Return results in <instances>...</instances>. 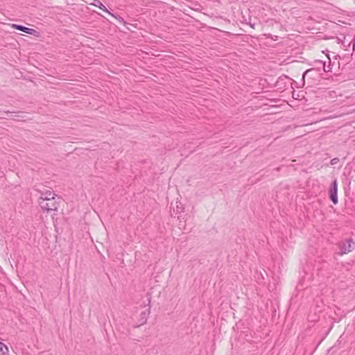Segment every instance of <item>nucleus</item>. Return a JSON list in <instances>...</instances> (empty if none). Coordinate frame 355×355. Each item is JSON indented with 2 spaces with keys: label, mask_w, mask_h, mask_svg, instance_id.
Here are the masks:
<instances>
[{
  "label": "nucleus",
  "mask_w": 355,
  "mask_h": 355,
  "mask_svg": "<svg viewBox=\"0 0 355 355\" xmlns=\"http://www.w3.org/2000/svg\"><path fill=\"white\" fill-rule=\"evenodd\" d=\"M0 352L1 355H8V347L1 341H0Z\"/></svg>",
  "instance_id": "nucleus-15"
},
{
  "label": "nucleus",
  "mask_w": 355,
  "mask_h": 355,
  "mask_svg": "<svg viewBox=\"0 0 355 355\" xmlns=\"http://www.w3.org/2000/svg\"><path fill=\"white\" fill-rule=\"evenodd\" d=\"M338 182L336 179H334L329 189V198L330 200L334 204L336 205L338 202Z\"/></svg>",
  "instance_id": "nucleus-3"
},
{
  "label": "nucleus",
  "mask_w": 355,
  "mask_h": 355,
  "mask_svg": "<svg viewBox=\"0 0 355 355\" xmlns=\"http://www.w3.org/2000/svg\"><path fill=\"white\" fill-rule=\"evenodd\" d=\"M94 6L98 7L101 10L105 11L107 12H110L106 7L101 3L99 0H94V3H92Z\"/></svg>",
  "instance_id": "nucleus-14"
},
{
  "label": "nucleus",
  "mask_w": 355,
  "mask_h": 355,
  "mask_svg": "<svg viewBox=\"0 0 355 355\" xmlns=\"http://www.w3.org/2000/svg\"><path fill=\"white\" fill-rule=\"evenodd\" d=\"M338 162H339V159H338V157H335V158H333V159L330 161V164H331V165H335V164H336Z\"/></svg>",
  "instance_id": "nucleus-18"
},
{
  "label": "nucleus",
  "mask_w": 355,
  "mask_h": 355,
  "mask_svg": "<svg viewBox=\"0 0 355 355\" xmlns=\"http://www.w3.org/2000/svg\"><path fill=\"white\" fill-rule=\"evenodd\" d=\"M267 44H268V46H274L273 45H272V44H270V42H269V41H268V42H267Z\"/></svg>",
  "instance_id": "nucleus-20"
},
{
  "label": "nucleus",
  "mask_w": 355,
  "mask_h": 355,
  "mask_svg": "<svg viewBox=\"0 0 355 355\" xmlns=\"http://www.w3.org/2000/svg\"><path fill=\"white\" fill-rule=\"evenodd\" d=\"M12 27L16 30L22 31L24 33H26L27 34L32 35L34 36H37L39 34L38 31H37L36 30H35L33 28L26 27L21 24H13L12 25Z\"/></svg>",
  "instance_id": "nucleus-5"
},
{
  "label": "nucleus",
  "mask_w": 355,
  "mask_h": 355,
  "mask_svg": "<svg viewBox=\"0 0 355 355\" xmlns=\"http://www.w3.org/2000/svg\"><path fill=\"white\" fill-rule=\"evenodd\" d=\"M340 252L339 254L343 255L352 252L355 248V242L352 239H347L345 241L341 242L339 245Z\"/></svg>",
  "instance_id": "nucleus-1"
},
{
  "label": "nucleus",
  "mask_w": 355,
  "mask_h": 355,
  "mask_svg": "<svg viewBox=\"0 0 355 355\" xmlns=\"http://www.w3.org/2000/svg\"><path fill=\"white\" fill-rule=\"evenodd\" d=\"M40 207L46 211H57L58 208V203L55 200H39Z\"/></svg>",
  "instance_id": "nucleus-2"
},
{
  "label": "nucleus",
  "mask_w": 355,
  "mask_h": 355,
  "mask_svg": "<svg viewBox=\"0 0 355 355\" xmlns=\"http://www.w3.org/2000/svg\"><path fill=\"white\" fill-rule=\"evenodd\" d=\"M275 39H274L270 34L268 33V35H267L268 40L271 39L272 40H274V41L277 40L278 36L275 35Z\"/></svg>",
  "instance_id": "nucleus-19"
},
{
  "label": "nucleus",
  "mask_w": 355,
  "mask_h": 355,
  "mask_svg": "<svg viewBox=\"0 0 355 355\" xmlns=\"http://www.w3.org/2000/svg\"><path fill=\"white\" fill-rule=\"evenodd\" d=\"M150 314V307L145 311H142L139 315V324L137 327H139L146 323L148 315ZM136 327V326H135Z\"/></svg>",
  "instance_id": "nucleus-6"
},
{
  "label": "nucleus",
  "mask_w": 355,
  "mask_h": 355,
  "mask_svg": "<svg viewBox=\"0 0 355 355\" xmlns=\"http://www.w3.org/2000/svg\"><path fill=\"white\" fill-rule=\"evenodd\" d=\"M279 108H269L268 107V115H271L273 114H277L280 112V111L277 110Z\"/></svg>",
  "instance_id": "nucleus-17"
},
{
  "label": "nucleus",
  "mask_w": 355,
  "mask_h": 355,
  "mask_svg": "<svg viewBox=\"0 0 355 355\" xmlns=\"http://www.w3.org/2000/svg\"><path fill=\"white\" fill-rule=\"evenodd\" d=\"M316 63L318 64V69L322 68L324 71H325V72H328V71H330V69H326V64H325L324 62L318 60V61L316 62Z\"/></svg>",
  "instance_id": "nucleus-16"
},
{
  "label": "nucleus",
  "mask_w": 355,
  "mask_h": 355,
  "mask_svg": "<svg viewBox=\"0 0 355 355\" xmlns=\"http://www.w3.org/2000/svg\"><path fill=\"white\" fill-rule=\"evenodd\" d=\"M326 69H329V66L326 67Z\"/></svg>",
  "instance_id": "nucleus-21"
},
{
  "label": "nucleus",
  "mask_w": 355,
  "mask_h": 355,
  "mask_svg": "<svg viewBox=\"0 0 355 355\" xmlns=\"http://www.w3.org/2000/svg\"><path fill=\"white\" fill-rule=\"evenodd\" d=\"M108 13L110 15H112L113 17H114L121 24H123L124 26H125L126 24H129L119 15L114 14V13H112L110 12H108Z\"/></svg>",
  "instance_id": "nucleus-12"
},
{
  "label": "nucleus",
  "mask_w": 355,
  "mask_h": 355,
  "mask_svg": "<svg viewBox=\"0 0 355 355\" xmlns=\"http://www.w3.org/2000/svg\"><path fill=\"white\" fill-rule=\"evenodd\" d=\"M56 195L50 190H46V191H44L42 193L41 196L39 198V200H55V196Z\"/></svg>",
  "instance_id": "nucleus-7"
},
{
  "label": "nucleus",
  "mask_w": 355,
  "mask_h": 355,
  "mask_svg": "<svg viewBox=\"0 0 355 355\" xmlns=\"http://www.w3.org/2000/svg\"><path fill=\"white\" fill-rule=\"evenodd\" d=\"M317 71L315 69H309L305 71L302 75V80L304 82L306 78H313L315 75H317Z\"/></svg>",
  "instance_id": "nucleus-9"
},
{
  "label": "nucleus",
  "mask_w": 355,
  "mask_h": 355,
  "mask_svg": "<svg viewBox=\"0 0 355 355\" xmlns=\"http://www.w3.org/2000/svg\"><path fill=\"white\" fill-rule=\"evenodd\" d=\"M108 13L110 15H112L113 17H114L121 24H123L124 26H125L126 24H129L119 15L114 14V13H112L110 12H108Z\"/></svg>",
  "instance_id": "nucleus-13"
},
{
  "label": "nucleus",
  "mask_w": 355,
  "mask_h": 355,
  "mask_svg": "<svg viewBox=\"0 0 355 355\" xmlns=\"http://www.w3.org/2000/svg\"><path fill=\"white\" fill-rule=\"evenodd\" d=\"M282 102L281 99L272 98L268 96V107L269 108H280V105L277 104Z\"/></svg>",
  "instance_id": "nucleus-8"
},
{
  "label": "nucleus",
  "mask_w": 355,
  "mask_h": 355,
  "mask_svg": "<svg viewBox=\"0 0 355 355\" xmlns=\"http://www.w3.org/2000/svg\"><path fill=\"white\" fill-rule=\"evenodd\" d=\"M276 79L272 76H270L269 78H268V92H270V89H272V91L275 90V87L273 84Z\"/></svg>",
  "instance_id": "nucleus-11"
},
{
  "label": "nucleus",
  "mask_w": 355,
  "mask_h": 355,
  "mask_svg": "<svg viewBox=\"0 0 355 355\" xmlns=\"http://www.w3.org/2000/svg\"><path fill=\"white\" fill-rule=\"evenodd\" d=\"M173 211L175 214L180 215L178 216V218H180L182 213L184 212V207H183V205L180 202H176V207L175 209H173Z\"/></svg>",
  "instance_id": "nucleus-10"
},
{
  "label": "nucleus",
  "mask_w": 355,
  "mask_h": 355,
  "mask_svg": "<svg viewBox=\"0 0 355 355\" xmlns=\"http://www.w3.org/2000/svg\"><path fill=\"white\" fill-rule=\"evenodd\" d=\"M288 80V78L286 76H281L278 77L275 82H274L275 90L274 91H282L284 90L286 85L287 82Z\"/></svg>",
  "instance_id": "nucleus-4"
}]
</instances>
